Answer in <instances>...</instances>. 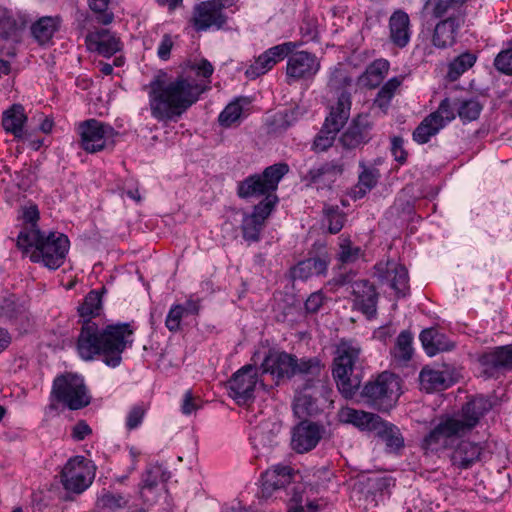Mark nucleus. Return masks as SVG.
I'll return each instance as SVG.
<instances>
[{"label": "nucleus", "instance_id": "nucleus-58", "mask_svg": "<svg viewBox=\"0 0 512 512\" xmlns=\"http://www.w3.org/2000/svg\"><path fill=\"white\" fill-rule=\"evenodd\" d=\"M495 68L506 75H512V49L501 51L494 60Z\"/></svg>", "mask_w": 512, "mask_h": 512}, {"label": "nucleus", "instance_id": "nucleus-50", "mask_svg": "<svg viewBox=\"0 0 512 512\" xmlns=\"http://www.w3.org/2000/svg\"><path fill=\"white\" fill-rule=\"evenodd\" d=\"M324 220L328 223V230L331 234L341 231L345 223V214L338 206H325L323 209Z\"/></svg>", "mask_w": 512, "mask_h": 512}, {"label": "nucleus", "instance_id": "nucleus-14", "mask_svg": "<svg viewBox=\"0 0 512 512\" xmlns=\"http://www.w3.org/2000/svg\"><path fill=\"white\" fill-rule=\"evenodd\" d=\"M345 164L342 160H331L311 168L302 180L307 186H314L316 189H332L334 183L343 174Z\"/></svg>", "mask_w": 512, "mask_h": 512}, {"label": "nucleus", "instance_id": "nucleus-53", "mask_svg": "<svg viewBox=\"0 0 512 512\" xmlns=\"http://www.w3.org/2000/svg\"><path fill=\"white\" fill-rule=\"evenodd\" d=\"M389 63L384 59L375 60L372 64L368 66L365 72V76L368 79V82L371 86L378 85L385 74L388 72Z\"/></svg>", "mask_w": 512, "mask_h": 512}, {"label": "nucleus", "instance_id": "nucleus-31", "mask_svg": "<svg viewBox=\"0 0 512 512\" xmlns=\"http://www.w3.org/2000/svg\"><path fill=\"white\" fill-rule=\"evenodd\" d=\"M421 388L428 393L447 389L452 384V377L446 371L424 367L419 375Z\"/></svg>", "mask_w": 512, "mask_h": 512}, {"label": "nucleus", "instance_id": "nucleus-6", "mask_svg": "<svg viewBox=\"0 0 512 512\" xmlns=\"http://www.w3.org/2000/svg\"><path fill=\"white\" fill-rule=\"evenodd\" d=\"M361 396L373 408L387 412L396 405L399 399V378L393 373L383 372L364 385Z\"/></svg>", "mask_w": 512, "mask_h": 512}, {"label": "nucleus", "instance_id": "nucleus-15", "mask_svg": "<svg viewBox=\"0 0 512 512\" xmlns=\"http://www.w3.org/2000/svg\"><path fill=\"white\" fill-rule=\"evenodd\" d=\"M275 206V199L268 197L255 205L251 214L243 217L241 229L243 238L249 242H257L260 239V232L264 227L265 220L271 214Z\"/></svg>", "mask_w": 512, "mask_h": 512}, {"label": "nucleus", "instance_id": "nucleus-3", "mask_svg": "<svg viewBox=\"0 0 512 512\" xmlns=\"http://www.w3.org/2000/svg\"><path fill=\"white\" fill-rule=\"evenodd\" d=\"M17 246L26 252L33 248L30 260L55 270L64 263L69 240L64 234L50 232L46 235L39 229H29L19 233Z\"/></svg>", "mask_w": 512, "mask_h": 512}, {"label": "nucleus", "instance_id": "nucleus-45", "mask_svg": "<svg viewBox=\"0 0 512 512\" xmlns=\"http://www.w3.org/2000/svg\"><path fill=\"white\" fill-rule=\"evenodd\" d=\"M19 25L11 12L0 9V39L4 42L16 41Z\"/></svg>", "mask_w": 512, "mask_h": 512}, {"label": "nucleus", "instance_id": "nucleus-49", "mask_svg": "<svg viewBox=\"0 0 512 512\" xmlns=\"http://www.w3.org/2000/svg\"><path fill=\"white\" fill-rule=\"evenodd\" d=\"M400 84V80L396 77L386 82L378 91L374 105L385 111Z\"/></svg>", "mask_w": 512, "mask_h": 512}, {"label": "nucleus", "instance_id": "nucleus-61", "mask_svg": "<svg viewBox=\"0 0 512 512\" xmlns=\"http://www.w3.org/2000/svg\"><path fill=\"white\" fill-rule=\"evenodd\" d=\"M22 217L24 222L30 225V227L25 228L23 231L29 229H38L36 223L39 219V211L36 205L24 207L22 210Z\"/></svg>", "mask_w": 512, "mask_h": 512}, {"label": "nucleus", "instance_id": "nucleus-41", "mask_svg": "<svg viewBox=\"0 0 512 512\" xmlns=\"http://www.w3.org/2000/svg\"><path fill=\"white\" fill-rule=\"evenodd\" d=\"M351 85L352 78L348 75L343 65L339 64L331 71L327 83L330 92L339 95L343 91H348L347 88H350Z\"/></svg>", "mask_w": 512, "mask_h": 512}, {"label": "nucleus", "instance_id": "nucleus-25", "mask_svg": "<svg viewBox=\"0 0 512 512\" xmlns=\"http://www.w3.org/2000/svg\"><path fill=\"white\" fill-rule=\"evenodd\" d=\"M462 24L463 18L461 16L448 17L437 23L432 36L433 45L440 49L452 46Z\"/></svg>", "mask_w": 512, "mask_h": 512}, {"label": "nucleus", "instance_id": "nucleus-11", "mask_svg": "<svg viewBox=\"0 0 512 512\" xmlns=\"http://www.w3.org/2000/svg\"><path fill=\"white\" fill-rule=\"evenodd\" d=\"M328 392L326 387L312 390V387H299L293 401V411L300 419L316 417L324 410L326 399L324 395Z\"/></svg>", "mask_w": 512, "mask_h": 512}, {"label": "nucleus", "instance_id": "nucleus-16", "mask_svg": "<svg viewBox=\"0 0 512 512\" xmlns=\"http://www.w3.org/2000/svg\"><path fill=\"white\" fill-rule=\"evenodd\" d=\"M374 123L369 114L356 115L348 128L340 137V142L346 149H355L367 144L372 139Z\"/></svg>", "mask_w": 512, "mask_h": 512}, {"label": "nucleus", "instance_id": "nucleus-2", "mask_svg": "<svg viewBox=\"0 0 512 512\" xmlns=\"http://www.w3.org/2000/svg\"><path fill=\"white\" fill-rule=\"evenodd\" d=\"M148 87L151 114L159 121L180 117L209 88L207 83L182 76L168 82L166 73L157 74Z\"/></svg>", "mask_w": 512, "mask_h": 512}, {"label": "nucleus", "instance_id": "nucleus-40", "mask_svg": "<svg viewBox=\"0 0 512 512\" xmlns=\"http://www.w3.org/2000/svg\"><path fill=\"white\" fill-rule=\"evenodd\" d=\"M390 268L391 272H394L393 280H392V289L396 291L397 294L405 296L406 291L408 290V271L407 269L394 261H387L385 264L380 266V269H388Z\"/></svg>", "mask_w": 512, "mask_h": 512}, {"label": "nucleus", "instance_id": "nucleus-7", "mask_svg": "<svg viewBox=\"0 0 512 512\" xmlns=\"http://www.w3.org/2000/svg\"><path fill=\"white\" fill-rule=\"evenodd\" d=\"M51 396L71 410L84 408L90 403L83 378L73 373L62 374L54 379Z\"/></svg>", "mask_w": 512, "mask_h": 512}, {"label": "nucleus", "instance_id": "nucleus-29", "mask_svg": "<svg viewBox=\"0 0 512 512\" xmlns=\"http://www.w3.org/2000/svg\"><path fill=\"white\" fill-rule=\"evenodd\" d=\"M351 105V94L348 91L341 92L325 119L326 126L331 127L333 132L340 131L350 117Z\"/></svg>", "mask_w": 512, "mask_h": 512}, {"label": "nucleus", "instance_id": "nucleus-22", "mask_svg": "<svg viewBox=\"0 0 512 512\" xmlns=\"http://www.w3.org/2000/svg\"><path fill=\"white\" fill-rule=\"evenodd\" d=\"M170 473L158 464L148 466L142 474L139 484V494L143 502H153L156 496V489L160 482H166Z\"/></svg>", "mask_w": 512, "mask_h": 512}, {"label": "nucleus", "instance_id": "nucleus-64", "mask_svg": "<svg viewBox=\"0 0 512 512\" xmlns=\"http://www.w3.org/2000/svg\"><path fill=\"white\" fill-rule=\"evenodd\" d=\"M422 446L426 450H437L439 447L446 446L445 442L433 429L425 436Z\"/></svg>", "mask_w": 512, "mask_h": 512}, {"label": "nucleus", "instance_id": "nucleus-17", "mask_svg": "<svg viewBox=\"0 0 512 512\" xmlns=\"http://www.w3.org/2000/svg\"><path fill=\"white\" fill-rule=\"evenodd\" d=\"M294 48L295 44L292 42H286L271 47L261 54L254 63L247 68L245 72L246 76L250 79H255L267 73L276 63L287 57Z\"/></svg>", "mask_w": 512, "mask_h": 512}, {"label": "nucleus", "instance_id": "nucleus-48", "mask_svg": "<svg viewBox=\"0 0 512 512\" xmlns=\"http://www.w3.org/2000/svg\"><path fill=\"white\" fill-rule=\"evenodd\" d=\"M467 0H425L423 13L431 14L435 18H440L446 14L449 9L462 5Z\"/></svg>", "mask_w": 512, "mask_h": 512}, {"label": "nucleus", "instance_id": "nucleus-60", "mask_svg": "<svg viewBox=\"0 0 512 512\" xmlns=\"http://www.w3.org/2000/svg\"><path fill=\"white\" fill-rule=\"evenodd\" d=\"M325 296L321 291L313 292L305 302V310L307 313H317L323 306Z\"/></svg>", "mask_w": 512, "mask_h": 512}, {"label": "nucleus", "instance_id": "nucleus-36", "mask_svg": "<svg viewBox=\"0 0 512 512\" xmlns=\"http://www.w3.org/2000/svg\"><path fill=\"white\" fill-rule=\"evenodd\" d=\"M374 432L386 444V447L390 451H397L404 446V439L398 427L384 421L382 418Z\"/></svg>", "mask_w": 512, "mask_h": 512}, {"label": "nucleus", "instance_id": "nucleus-59", "mask_svg": "<svg viewBox=\"0 0 512 512\" xmlns=\"http://www.w3.org/2000/svg\"><path fill=\"white\" fill-rule=\"evenodd\" d=\"M184 316L182 305L177 304L171 307L165 320V325L171 332L180 328L181 319Z\"/></svg>", "mask_w": 512, "mask_h": 512}, {"label": "nucleus", "instance_id": "nucleus-43", "mask_svg": "<svg viewBox=\"0 0 512 512\" xmlns=\"http://www.w3.org/2000/svg\"><path fill=\"white\" fill-rule=\"evenodd\" d=\"M442 339L443 335L434 328L425 329L420 334V340L423 348L430 356L435 355L439 351L448 349Z\"/></svg>", "mask_w": 512, "mask_h": 512}, {"label": "nucleus", "instance_id": "nucleus-33", "mask_svg": "<svg viewBox=\"0 0 512 512\" xmlns=\"http://www.w3.org/2000/svg\"><path fill=\"white\" fill-rule=\"evenodd\" d=\"M481 447L470 441H461L451 454L452 465L460 468H469L479 459Z\"/></svg>", "mask_w": 512, "mask_h": 512}, {"label": "nucleus", "instance_id": "nucleus-35", "mask_svg": "<svg viewBox=\"0 0 512 512\" xmlns=\"http://www.w3.org/2000/svg\"><path fill=\"white\" fill-rule=\"evenodd\" d=\"M362 171L358 176V182L352 189V196L355 199L363 198L369 191H371L377 184L380 177L379 170L376 168L367 167L363 162H360Z\"/></svg>", "mask_w": 512, "mask_h": 512}, {"label": "nucleus", "instance_id": "nucleus-46", "mask_svg": "<svg viewBox=\"0 0 512 512\" xmlns=\"http://www.w3.org/2000/svg\"><path fill=\"white\" fill-rule=\"evenodd\" d=\"M412 339V335L408 331H402L398 335L395 347L392 351L395 360L405 363L412 358Z\"/></svg>", "mask_w": 512, "mask_h": 512}, {"label": "nucleus", "instance_id": "nucleus-30", "mask_svg": "<svg viewBox=\"0 0 512 512\" xmlns=\"http://www.w3.org/2000/svg\"><path fill=\"white\" fill-rule=\"evenodd\" d=\"M339 417L343 423L352 424L362 431L369 432H374L381 420L379 415L349 407L342 409Z\"/></svg>", "mask_w": 512, "mask_h": 512}, {"label": "nucleus", "instance_id": "nucleus-10", "mask_svg": "<svg viewBox=\"0 0 512 512\" xmlns=\"http://www.w3.org/2000/svg\"><path fill=\"white\" fill-rule=\"evenodd\" d=\"M258 382L259 373L257 367L245 365L228 380L229 395L238 404H246L254 399V391Z\"/></svg>", "mask_w": 512, "mask_h": 512}, {"label": "nucleus", "instance_id": "nucleus-28", "mask_svg": "<svg viewBox=\"0 0 512 512\" xmlns=\"http://www.w3.org/2000/svg\"><path fill=\"white\" fill-rule=\"evenodd\" d=\"M390 40L399 47L404 48L408 45L411 37L410 18L403 10H396L389 18Z\"/></svg>", "mask_w": 512, "mask_h": 512}, {"label": "nucleus", "instance_id": "nucleus-55", "mask_svg": "<svg viewBox=\"0 0 512 512\" xmlns=\"http://www.w3.org/2000/svg\"><path fill=\"white\" fill-rule=\"evenodd\" d=\"M338 132L339 131L333 132L332 128L327 127L324 123L322 129L314 139L313 150L316 152L326 151L333 145Z\"/></svg>", "mask_w": 512, "mask_h": 512}, {"label": "nucleus", "instance_id": "nucleus-34", "mask_svg": "<svg viewBox=\"0 0 512 512\" xmlns=\"http://www.w3.org/2000/svg\"><path fill=\"white\" fill-rule=\"evenodd\" d=\"M27 120L24 108L20 104L12 105L3 113L2 125L6 132L20 138L23 135V125Z\"/></svg>", "mask_w": 512, "mask_h": 512}, {"label": "nucleus", "instance_id": "nucleus-52", "mask_svg": "<svg viewBox=\"0 0 512 512\" xmlns=\"http://www.w3.org/2000/svg\"><path fill=\"white\" fill-rule=\"evenodd\" d=\"M339 248V260L343 264L354 263L361 255V248L354 246L347 237L340 238Z\"/></svg>", "mask_w": 512, "mask_h": 512}, {"label": "nucleus", "instance_id": "nucleus-54", "mask_svg": "<svg viewBox=\"0 0 512 512\" xmlns=\"http://www.w3.org/2000/svg\"><path fill=\"white\" fill-rule=\"evenodd\" d=\"M243 112V107L240 100L229 103L219 115V123L224 127H229L237 122Z\"/></svg>", "mask_w": 512, "mask_h": 512}, {"label": "nucleus", "instance_id": "nucleus-21", "mask_svg": "<svg viewBox=\"0 0 512 512\" xmlns=\"http://www.w3.org/2000/svg\"><path fill=\"white\" fill-rule=\"evenodd\" d=\"M483 373L491 377L502 369H512V345L501 346L481 354L478 358Z\"/></svg>", "mask_w": 512, "mask_h": 512}, {"label": "nucleus", "instance_id": "nucleus-37", "mask_svg": "<svg viewBox=\"0 0 512 512\" xmlns=\"http://www.w3.org/2000/svg\"><path fill=\"white\" fill-rule=\"evenodd\" d=\"M58 28L59 19L57 17L45 16L31 26V33L35 40L43 45L51 40Z\"/></svg>", "mask_w": 512, "mask_h": 512}, {"label": "nucleus", "instance_id": "nucleus-44", "mask_svg": "<svg viewBox=\"0 0 512 512\" xmlns=\"http://www.w3.org/2000/svg\"><path fill=\"white\" fill-rule=\"evenodd\" d=\"M476 62V56L465 52L457 56L448 66L447 78L450 81L457 80L464 72L471 68Z\"/></svg>", "mask_w": 512, "mask_h": 512}, {"label": "nucleus", "instance_id": "nucleus-20", "mask_svg": "<svg viewBox=\"0 0 512 512\" xmlns=\"http://www.w3.org/2000/svg\"><path fill=\"white\" fill-rule=\"evenodd\" d=\"M294 475L293 468L288 465L272 466L262 475V495L270 497L275 491L285 489L292 483Z\"/></svg>", "mask_w": 512, "mask_h": 512}, {"label": "nucleus", "instance_id": "nucleus-5", "mask_svg": "<svg viewBox=\"0 0 512 512\" xmlns=\"http://www.w3.org/2000/svg\"><path fill=\"white\" fill-rule=\"evenodd\" d=\"M289 167L285 163H277L264 169L261 174H254L238 183L237 194L240 198L247 199L252 197L265 196L264 199L271 197L278 198L274 194L280 180L288 173Z\"/></svg>", "mask_w": 512, "mask_h": 512}, {"label": "nucleus", "instance_id": "nucleus-4", "mask_svg": "<svg viewBox=\"0 0 512 512\" xmlns=\"http://www.w3.org/2000/svg\"><path fill=\"white\" fill-rule=\"evenodd\" d=\"M360 352V346L350 340L342 339L336 346L332 375L339 391L346 398L353 397L359 387V381L352 378V374Z\"/></svg>", "mask_w": 512, "mask_h": 512}, {"label": "nucleus", "instance_id": "nucleus-9", "mask_svg": "<svg viewBox=\"0 0 512 512\" xmlns=\"http://www.w3.org/2000/svg\"><path fill=\"white\" fill-rule=\"evenodd\" d=\"M228 0H207L196 4L191 18L192 26L196 31H206L211 27L222 28L227 21L223 10Z\"/></svg>", "mask_w": 512, "mask_h": 512}, {"label": "nucleus", "instance_id": "nucleus-1", "mask_svg": "<svg viewBox=\"0 0 512 512\" xmlns=\"http://www.w3.org/2000/svg\"><path fill=\"white\" fill-rule=\"evenodd\" d=\"M102 309V292L90 291L78 313L83 319V325L77 341V350L84 360H91L95 355H102L103 362L110 367L120 365L124 350L132 345L134 330L128 323L108 325L101 332L92 317L98 316Z\"/></svg>", "mask_w": 512, "mask_h": 512}, {"label": "nucleus", "instance_id": "nucleus-57", "mask_svg": "<svg viewBox=\"0 0 512 512\" xmlns=\"http://www.w3.org/2000/svg\"><path fill=\"white\" fill-rule=\"evenodd\" d=\"M110 0H89V7L97 14V21L103 25L110 24L114 19V14L108 12Z\"/></svg>", "mask_w": 512, "mask_h": 512}, {"label": "nucleus", "instance_id": "nucleus-63", "mask_svg": "<svg viewBox=\"0 0 512 512\" xmlns=\"http://www.w3.org/2000/svg\"><path fill=\"white\" fill-rule=\"evenodd\" d=\"M190 69L194 71L197 76H202L205 79L210 78L214 71L212 64L206 59H201L198 62H194L190 66Z\"/></svg>", "mask_w": 512, "mask_h": 512}, {"label": "nucleus", "instance_id": "nucleus-19", "mask_svg": "<svg viewBox=\"0 0 512 512\" xmlns=\"http://www.w3.org/2000/svg\"><path fill=\"white\" fill-rule=\"evenodd\" d=\"M324 432L323 425L303 420L293 429L292 448L298 453L308 452L316 447Z\"/></svg>", "mask_w": 512, "mask_h": 512}, {"label": "nucleus", "instance_id": "nucleus-12", "mask_svg": "<svg viewBox=\"0 0 512 512\" xmlns=\"http://www.w3.org/2000/svg\"><path fill=\"white\" fill-rule=\"evenodd\" d=\"M81 147L88 153H96L105 148L106 139L115 134V130L108 124L96 119L86 120L79 125Z\"/></svg>", "mask_w": 512, "mask_h": 512}, {"label": "nucleus", "instance_id": "nucleus-56", "mask_svg": "<svg viewBox=\"0 0 512 512\" xmlns=\"http://www.w3.org/2000/svg\"><path fill=\"white\" fill-rule=\"evenodd\" d=\"M455 108L457 109L454 103L452 104L448 98H445L441 101L438 109L430 115L435 116V120L441 122L443 128L448 122L455 119Z\"/></svg>", "mask_w": 512, "mask_h": 512}, {"label": "nucleus", "instance_id": "nucleus-62", "mask_svg": "<svg viewBox=\"0 0 512 512\" xmlns=\"http://www.w3.org/2000/svg\"><path fill=\"white\" fill-rule=\"evenodd\" d=\"M145 409L142 406L133 407L128 413L126 426L129 430L137 428L144 417Z\"/></svg>", "mask_w": 512, "mask_h": 512}, {"label": "nucleus", "instance_id": "nucleus-13", "mask_svg": "<svg viewBox=\"0 0 512 512\" xmlns=\"http://www.w3.org/2000/svg\"><path fill=\"white\" fill-rule=\"evenodd\" d=\"M319 69V60L310 52L298 51L288 55L286 76L289 84L292 81L312 79Z\"/></svg>", "mask_w": 512, "mask_h": 512}, {"label": "nucleus", "instance_id": "nucleus-47", "mask_svg": "<svg viewBox=\"0 0 512 512\" xmlns=\"http://www.w3.org/2000/svg\"><path fill=\"white\" fill-rule=\"evenodd\" d=\"M454 105L457 107V114L463 122L476 120L482 111V105L476 99L457 100Z\"/></svg>", "mask_w": 512, "mask_h": 512}, {"label": "nucleus", "instance_id": "nucleus-23", "mask_svg": "<svg viewBox=\"0 0 512 512\" xmlns=\"http://www.w3.org/2000/svg\"><path fill=\"white\" fill-rule=\"evenodd\" d=\"M352 293L360 310L368 317L376 315L378 294L368 280H357L352 284Z\"/></svg>", "mask_w": 512, "mask_h": 512}, {"label": "nucleus", "instance_id": "nucleus-38", "mask_svg": "<svg viewBox=\"0 0 512 512\" xmlns=\"http://www.w3.org/2000/svg\"><path fill=\"white\" fill-rule=\"evenodd\" d=\"M0 316L11 321L24 322L28 320L25 307L17 303L14 295L0 296Z\"/></svg>", "mask_w": 512, "mask_h": 512}, {"label": "nucleus", "instance_id": "nucleus-26", "mask_svg": "<svg viewBox=\"0 0 512 512\" xmlns=\"http://www.w3.org/2000/svg\"><path fill=\"white\" fill-rule=\"evenodd\" d=\"M297 357L285 352L265 358L262 367L264 373H270L278 379L291 378L295 375Z\"/></svg>", "mask_w": 512, "mask_h": 512}, {"label": "nucleus", "instance_id": "nucleus-39", "mask_svg": "<svg viewBox=\"0 0 512 512\" xmlns=\"http://www.w3.org/2000/svg\"><path fill=\"white\" fill-rule=\"evenodd\" d=\"M442 129V123L435 120V116H426L413 132V139L419 144L427 143L430 138Z\"/></svg>", "mask_w": 512, "mask_h": 512}, {"label": "nucleus", "instance_id": "nucleus-8", "mask_svg": "<svg viewBox=\"0 0 512 512\" xmlns=\"http://www.w3.org/2000/svg\"><path fill=\"white\" fill-rule=\"evenodd\" d=\"M94 474L82 456L68 460L61 471L60 479L65 490L81 494L92 483Z\"/></svg>", "mask_w": 512, "mask_h": 512}, {"label": "nucleus", "instance_id": "nucleus-27", "mask_svg": "<svg viewBox=\"0 0 512 512\" xmlns=\"http://www.w3.org/2000/svg\"><path fill=\"white\" fill-rule=\"evenodd\" d=\"M85 42L89 50L97 51L105 57H110L121 49L119 39L107 29L89 33Z\"/></svg>", "mask_w": 512, "mask_h": 512}, {"label": "nucleus", "instance_id": "nucleus-32", "mask_svg": "<svg viewBox=\"0 0 512 512\" xmlns=\"http://www.w3.org/2000/svg\"><path fill=\"white\" fill-rule=\"evenodd\" d=\"M328 264L329 258L326 255L307 258L292 269L293 278L305 280L311 276L325 275Z\"/></svg>", "mask_w": 512, "mask_h": 512}, {"label": "nucleus", "instance_id": "nucleus-42", "mask_svg": "<svg viewBox=\"0 0 512 512\" xmlns=\"http://www.w3.org/2000/svg\"><path fill=\"white\" fill-rule=\"evenodd\" d=\"M435 432L442 438L445 444L454 436H462L466 434V430L460 423L457 417H448L441 421L434 429Z\"/></svg>", "mask_w": 512, "mask_h": 512}, {"label": "nucleus", "instance_id": "nucleus-24", "mask_svg": "<svg viewBox=\"0 0 512 512\" xmlns=\"http://www.w3.org/2000/svg\"><path fill=\"white\" fill-rule=\"evenodd\" d=\"M491 408L492 402L484 396H476L468 401L462 407L461 416L458 417L466 432L474 428Z\"/></svg>", "mask_w": 512, "mask_h": 512}, {"label": "nucleus", "instance_id": "nucleus-18", "mask_svg": "<svg viewBox=\"0 0 512 512\" xmlns=\"http://www.w3.org/2000/svg\"><path fill=\"white\" fill-rule=\"evenodd\" d=\"M295 375L303 377L304 382L300 387H312V390H318L328 384V375L324 370V364L317 357L297 358Z\"/></svg>", "mask_w": 512, "mask_h": 512}, {"label": "nucleus", "instance_id": "nucleus-51", "mask_svg": "<svg viewBox=\"0 0 512 512\" xmlns=\"http://www.w3.org/2000/svg\"><path fill=\"white\" fill-rule=\"evenodd\" d=\"M129 499L122 494H114L106 491L97 499V506L101 509L117 511L127 506Z\"/></svg>", "mask_w": 512, "mask_h": 512}]
</instances>
